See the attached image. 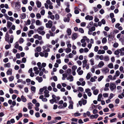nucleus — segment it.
I'll use <instances>...</instances> for the list:
<instances>
[{
	"instance_id": "obj_1",
	"label": "nucleus",
	"mask_w": 124,
	"mask_h": 124,
	"mask_svg": "<svg viewBox=\"0 0 124 124\" xmlns=\"http://www.w3.org/2000/svg\"><path fill=\"white\" fill-rule=\"evenodd\" d=\"M11 4L12 7L18 11L20 10V9L21 8V4L19 1H17L16 2L13 1Z\"/></svg>"
},
{
	"instance_id": "obj_2",
	"label": "nucleus",
	"mask_w": 124,
	"mask_h": 124,
	"mask_svg": "<svg viewBox=\"0 0 124 124\" xmlns=\"http://www.w3.org/2000/svg\"><path fill=\"white\" fill-rule=\"evenodd\" d=\"M44 27L43 26H41L39 27L37 30V31L38 33L42 35H44L45 34V32L43 31Z\"/></svg>"
},
{
	"instance_id": "obj_3",
	"label": "nucleus",
	"mask_w": 124,
	"mask_h": 124,
	"mask_svg": "<svg viewBox=\"0 0 124 124\" xmlns=\"http://www.w3.org/2000/svg\"><path fill=\"white\" fill-rule=\"evenodd\" d=\"M109 88L111 91H113L114 92H115L116 85L114 83H110L109 86Z\"/></svg>"
},
{
	"instance_id": "obj_4",
	"label": "nucleus",
	"mask_w": 124,
	"mask_h": 124,
	"mask_svg": "<svg viewBox=\"0 0 124 124\" xmlns=\"http://www.w3.org/2000/svg\"><path fill=\"white\" fill-rule=\"evenodd\" d=\"M46 27L47 28H50L53 26V22L51 20H49L48 23L46 24Z\"/></svg>"
},
{
	"instance_id": "obj_5",
	"label": "nucleus",
	"mask_w": 124,
	"mask_h": 124,
	"mask_svg": "<svg viewBox=\"0 0 124 124\" xmlns=\"http://www.w3.org/2000/svg\"><path fill=\"white\" fill-rule=\"evenodd\" d=\"M108 40L109 41H111L113 39L114 35L112 33H111L110 34L108 35Z\"/></svg>"
},
{
	"instance_id": "obj_6",
	"label": "nucleus",
	"mask_w": 124,
	"mask_h": 124,
	"mask_svg": "<svg viewBox=\"0 0 124 124\" xmlns=\"http://www.w3.org/2000/svg\"><path fill=\"white\" fill-rule=\"evenodd\" d=\"M85 92L86 93H87V95L89 97H90L92 95V93L90 92L91 90L89 88L86 89L85 90Z\"/></svg>"
},
{
	"instance_id": "obj_7",
	"label": "nucleus",
	"mask_w": 124,
	"mask_h": 124,
	"mask_svg": "<svg viewBox=\"0 0 124 124\" xmlns=\"http://www.w3.org/2000/svg\"><path fill=\"white\" fill-rule=\"evenodd\" d=\"M9 35L8 34V32L6 33L5 36V40L7 42L9 43Z\"/></svg>"
},
{
	"instance_id": "obj_8",
	"label": "nucleus",
	"mask_w": 124,
	"mask_h": 124,
	"mask_svg": "<svg viewBox=\"0 0 124 124\" xmlns=\"http://www.w3.org/2000/svg\"><path fill=\"white\" fill-rule=\"evenodd\" d=\"M49 92L47 90H45L44 92V93L45 94L44 95V96L46 97H49L50 96L49 94Z\"/></svg>"
},
{
	"instance_id": "obj_9",
	"label": "nucleus",
	"mask_w": 124,
	"mask_h": 124,
	"mask_svg": "<svg viewBox=\"0 0 124 124\" xmlns=\"http://www.w3.org/2000/svg\"><path fill=\"white\" fill-rule=\"evenodd\" d=\"M101 71L102 72L106 73L109 72V70L107 67H106L105 68L102 69H101Z\"/></svg>"
},
{
	"instance_id": "obj_10",
	"label": "nucleus",
	"mask_w": 124,
	"mask_h": 124,
	"mask_svg": "<svg viewBox=\"0 0 124 124\" xmlns=\"http://www.w3.org/2000/svg\"><path fill=\"white\" fill-rule=\"evenodd\" d=\"M85 18L86 20H91L93 19V17L92 16L87 15L86 16Z\"/></svg>"
},
{
	"instance_id": "obj_11",
	"label": "nucleus",
	"mask_w": 124,
	"mask_h": 124,
	"mask_svg": "<svg viewBox=\"0 0 124 124\" xmlns=\"http://www.w3.org/2000/svg\"><path fill=\"white\" fill-rule=\"evenodd\" d=\"M66 79L67 80H70L69 81L70 82L72 81L73 80V77L71 75L69 76Z\"/></svg>"
},
{
	"instance_id": "obj_12",
	"label": "nucleus",
	"mask_w": 124,
	"mask_h": 124,
	"mask_svg": "<svg viewBox=\"0 0 124 124\" xmlns=\"http://www.w3.org/2000/svg\"><path fill=\"white\" fill-rule=\"evenodd\" d=\"M77 37V35L76 33H74L72 34L71 36V38L73 40L76 39Z\"/></svg>"
},
{
	"instance_id": "obj_13",
	"label": "nucleus",
	"mask_w": 124,
	"mask_h": 124,
	"mask_svg": "<svg viewBox=\"0 0 124 124\" xmlns=\"http://www.w3.org/2000/svg\"><path fill=\"white\" fill-rule=\"evenodd\" d=\"M12 70L11 69L9 68L7 72V75H12Z\"/></svg>"
},
{
	"instance_id": "obj_14",
	"label": "nucleus",
	"mask_w": 124,
	"mask_h": 124,
	"mask_svg": "<svg viewBox=\"0 0 124 124\" xmlns=\"http://www.w3.org/2000/svg\"><path fill=\"white\" fill-rule=\"evenodd\" d=\"M104 65V62L102 61H101L98 65L99 68L102 67Z\"/></svg>"
},
{
	"instance_id": "obj_15",
	"label": "nucleus",
	"mask_w": 124,
	"mask_h": 124,
	"mask_svg": "<svg viewBox=\"0 0 124 124\" xmlns=\"http://www.w3.org/2000/svg\"><path fill=\"white\" fill-rule=\"evenodd\" d=\"M36 79L39 83L43 81V78L42 77H37L36 78Z\"/></svg>"
},
{
	"instance_id": "obj_16",
	"label": "nucleus",
	"mask_w": 124,
	"mask_h": 124,
	"mask_svg": "<svg viewBox=\"0 0 124 124\" xmlns=\"http://www.w3.org/2000/svg\"><path fill=\"white\" fill-rule=\"evenodd\" d=\"M67 32L68 36L70 35L71 33V29L68 28L67 29Z\"/></svg>"
},
{
	"instance_id": "obj_17",
	"label": "nucleus",
	"mask_w": 124,
	"mask_h": 124,
	"mask_svg": "<svg viewBox=\"0 0 124 124\" xmlns=\"http://www.w3.org/2000/svg\"><path fill=\"white\" fill-rule=\"evenodd\" d=\"M36 25L39 26L42 25V23L39 20H38L36 21Z\"/></svg>"
},
{
	"instance_id": "obj_18",
	"label": "nucleus",
	"mask_w": 124,
	"mask_h": 124,
	"mask_svg": "<svg viewBox=\"0 0 124 124\" xmlns=\"http://www.w3.org/2000/svg\"><path fill=\"white\" fill-rule=\"evenodd\" d=\"M36 4L37 7L38 8H40L41 6V3L40 1L37 0L36 2Z\"/></svg>"
},
{
	"instance_id": "obj_19",
	"label": "nucleus",
	"mask_w": 124,
	"mask_h": 124,
	"mask_svg": "<svg viewBox=\"0 0 124 124\" xmlns=\"http://www.w3.org/2000/svg\"><path fill=\"white\" fill-rule=\"evenodd\" d=\"M98 116L99 115L98 114H96L94 115H92L90 116V117L91 119H93L94 118L96 119L98 117Z\"/></svg>"
},
{
	"instance_id": "obj_20",
	"label": "nucleus",
	"mask_w": 124,
	"mask_h": 124,
	"mask_svg": "<svg viewBox=\"0 0 124 124\" xmlns=\"http://www.w3.org/2000/svg\"><path fill=\"white\" fill-rule=\"evenodd\" d=\"M49 101L50 103L51 104H53L54 102H55L56 103H57L58 102V101H56V100H54V99H52L50 100H49Z\"/></svg>"
},
{
	"instance_id": "obj_21",
	"label": "nucleus",
	"mask_w": 124,
	"mask_h": 124,
	"mask_svg": "<svg viewBox=\"0 0 124 124\" xmlns=\"http://www.w3.org/2000/svg\"><path fill=\"white\" fill-rule=\"evenodd\" d=\"M12 23L9 21H8L7 22V27L8 28L10 27L12 25Z\"/></svg>"
},
{
	"instance_id": "obj_22",
	"label": "nucleus",
	"mask_w": 124,
	"mask_h": 124,
	"mask_svg": "<svg viewBox=\"0 0 124 124\" xmlns=\"http://www.w3.org/2000/svg\"><path fill=\"white\" fill-rule=\"evenodd\" d=\"M105 52V51L103 50H99L98 51L97 54H104Z\"/></svg>"
},
{
	"instance_id": "obj_23",
	"label": "nucleus",
	"mask_w": 124,
	"mask_h": 124,
	"mask_svg": "<svg viewBox=\"0 0 124 124\" xmlns=\"http://www.w3.org/2000/svg\"><path fill=\"white\" fill-rule=\"evenodd\" d=\"M4 66L5 67L10 68L11 66V63L8 62L7 63H5L4 65Z\"/></svg>"
},
{
	"instance_id": "obj_24",
	"label": "nucleus",
	"mask_w": 124,
	"mask_h": 124,
	"mask_svg": "<svg viewBox=\"0 0 124 124\" xmlns=\"http://www.w3.org/2000/svg\"><path fill=\"white\" fill-rule=\"evenodd\" d=\"M28 108L29 109H31L32 108V107L33 106V104L31 102H30L28 104Z\"/></svg>"
},
{
	"instance_id": "obj_25",
	"label": "nucleus",
	"mask_w": 124,
	"mask_h": 124,
	"mask_svg": "<svg viewBox=\"0 0 124 124\" xmlns=\"http://www.w3.org/2000/svg\"><path fill=\"white\" fill-rule=\"evenodd\" d=\"M21 98L22 101L24 102H26L27 101L26 98L23 95L21 96Z\"/></svg>"
},
{
	"instance_id": "obj_26",
	"label": "nucleus",
	"mask_w": 124,
	"mask_h": 124,
	"mask_svg": "<svg viewBox=\"0 0 124 124\" xmlns=\"http://www.w3.org/2000/svg\"><path fill=\"white\" fill-rule=\"evenodd\" d=\"M78 8L77 7H76L74 8V13L75 14H78L79 13V11L78 10Z\"/></svg>"
},
{
	"instance_id": "obj_27",
	"label": "nucleus",
	"mask_w": 124,
	"mask_h": 124,
	"mask_svg": "<svg viewBox=\"0 0 124 124\" xmlns=\"http://www.w3.org/2000/svg\"><path fill=\"white\" fill-rule=\"evenodd\" d=\"M13 39H14L13 36L12 35H11V36H10V39L9 40V43H12L13 42Z\"/></svg>"
},
{
	"instance_id": "obj_28",
	"label": "nucleus",
	"mask_w": 124,
	"mask_h": 124,
	"mask_svg": "<svg viewBox=\"0 0 124 124\" xmlns=\"http://www.w3.org/2000/svg\"><path fill=\"white\" fill-rule=\"evenodd\" d=\"M26 17V15L25 13H23L21 15V19H25Z\"/></svg>"
},
{
	"instance_id": "obj_29",
	"label": "nucleus",
	"mask_w": 124,
	"mask_h": 124,
	"mask_svg": "<svg viewBox=\"0 0 124 124\" xmlns=\"http://www.w3.org/2000/svg\"><path fill=\"white\" fill-rule=\"evenodd\" d=\"M99 92V90L97 89L94 90L93 91V93L94 95H96Z\"/></svg>"
},
{
	"instance_id": "obj_30",
	"label": "nucleus",
	"mask_w": 124,
	"mask_h": 124,
	"mask_svg": "<svg viewBox=\"0 0 124 124\" xmlns=\"http://www.w3.org/2000/svg\"><path fill=\"white\" fill-rule=\"evenodd\" d=\"M107 41V39L105 38H103L102 39V43L103 44H105Z\"/></svg>"
},
{
	"instance_id": "obj_31",
	"label": "nucleus",
	"mask_w": 124,
	"mask_h": 124,
	"mask_svg": "<svg viewBox=\"0 0 124 124\" xmlns=\"http://www.w3.org/2000/svg\"><path fill=\"white\" fill-rule=\"evenodd\" d=\"M93 24V22L92 21L90 22L88 24V25L87 27V28H89Z\"/></svg>"
},
{
	"instance_id": "obj_32",
	"label": "nucleus",
	"mask_w": 124,
	"mask_h": 124,
	"mask_svg": "<svg viewBox=\"0 0 124 124\" xmlns=\"http://www.w3.org/2000/svg\"><path fill=\"white\" fill-rule=\"evenodd\" d=\"M90 74V72H89L87 74L86 77V78L87 80L89 79L91 77Z\"/></svg>"
},
{
	"instance_id": "obj_33",
	"label": "nucleus",
	"mask_w": 124,
	"mask_h": 124,
	"mask_svg": "<svg viewBox=\"0 0 124 124\" xmlns=\"http://www.w3.org/2000/svg\"><path fill=\"white\" fill-rule=\"evenodd\" d=\"M119 40L120 41L123 45H124V38H120Z\"/></svg>"
},
{
	"instance_id": "obj_34",
	"label": "nucleus",
	"mask_w": 124,
	"mask_h": 124,
	"mask_svg": "<svg viewBox=\"0 0 124 124\" xmlns=\"http://www.w3.org/2000/svg\"><path fill=\"white\" fill-rule=\"evenodd\" d=\"M71 51V49L70 48H67L65 49V52L67 53L70 52Z\"/></svg>"
},
{
	"instance_id": "obj_35",
	"label": "nucleus",
	"mask_w": 124,
	"mask_h": 124,
	"mask_svg": "<svg viewBox=\"0 0 124 124\" xmlns=\"http://www.w3.org/2000/svg\"><path fill=\"white\" fill-rule=\"evenodd\" d=\"M71 70L70 69H68L66 70V73L68 75H70L71 74Z\"/></svg>"
},
{
	"instance_id": "obj_36",
	"label": "nucleus",
	"mask_w": 124,
	"mask_h": 124,
	"mask_svg": "<svg viewBox=\"0 0 124 124\" xmlns=\"http://www.w3.org/2000/svg\"><path fill=\"white\" fill-rule=\"evenodd\" d=\"M81 100L82 101L83 104V105H85L87 103V101L86 100H85L83 99H82Z\"/></svg>"
},
{
	"instance_id": "obj_37",
	"label": "nucleus",
	"mask_w": 124,
	"mask_h": 124,
	"mask_svg": "<svg viewBox=\"0 0 124 124\" xmlns=\"http://www.w3.org/2000/svg\"><path fill=\"white\" fill-rule=\"evenodd\" d=\"M78 31L81 33H84V30L83 28H79L78 29Z\"/></svg>"
},
{
	"instance_id": "obj_38",
	"label": "nucleus",
	"mask_w": 124,
	"mask_h": 124,
	"mask_svg": "<svg viewBox=\"0 0 124 124\" xmlns=\"http://www.w3.org/2000/svg\"><path fill=\"white\" fill-rule=\"evenodd\" d=\"M108 67L110 68H113V64L112 63H110L108 64Z\"/></svg>"
},
{
	"instance_id": "obj_39",
	"label": "nucleus",
	"mask_w": 124,
	"mask_h": 124,
	"mask_svg": "<svg viewBox=\"0 0 124 124\" xmlns=\"http://www.w3.org/2000/svg\"><path fill=\"white\" fill-rule=\"evenodd\" d=\"M11 46V45L10 44L9 45H6L5 47V48L7 50L10 48Z\"/></svg>"
},
{
	"instance_id": "obj_40",
	"label": "nucleus",
	"mask_w": 124,
	"mask_h": 124,
	"mask_svg": "<svg viewBox=\"0 0 124 124\" xmlns=\"http://www.w3.org/2000/svg\"><path fill=\"white\" fill-rule=\"evenodd\" d=\"M49 32L50 33V35L51 36H54L55 35V33H54L52 32L51 31L49 30Z\"/></svg>"
},
{
	"instance_id": "obj_41",
	"label": "nucleus",
	"mask_w": 124,
	"mask_h": 124,
	"mask_svg": "<svg viewBox=\"0 0 124 124\" xmlns=\"http://www.w3.org/2000/svg\"><path fill=\"white\" fill-rule=\"evenodd\" d=\"M70 20V18H64L63 19L64 21L65 22H69Z\"/></svg>"
},
{
	"instance_id": "obj_42",
	"label": "nucleus",
	"mask_w": 124,
	"mask_h": 124,
	"mask_svg": "<svg viewBox=\"0 0 124 124\" xmlns=\"http://www.w3.org/2000/svg\"><path fill=\"white\" fill-rule=\"evenodd\" d=\"M19 46L18 42H16L15 43V47L16 49H18Z\"/></svg>"
},
{
	"instance_id": "obj_43",
	"label": "nucleus",
	"mask_w": 124,
	"mask_h": 124,
	"mask_svg": "<svg viewBox=\"0 0 124 124\" xmlns=\"http://www.w3.org/2000/svg\"><path fill=\"white\" fill-rule=\"evenodd\" d=\"M36 16L37 19H39L41 18V16L39 13H38L36 14Z\"/></svg>"
},
{
	"instance_id": "obj_44",
	"label": "nucleus",
	"mask_w": 124,
	"mask_h": 124,
	"mask_svg": "<svg viewBox=\"0 0 124 124\" xmlns=\"http://www.w3.org/2000/svg\"><path fill=\"white\" fill-rule=\"evenodd\" d=\"M104 60L106 61H109V59L108 56H105L104 57Z\"/></svg>"
},
{
	"instance_id": "obj_45",
	"label": "nucleus",
	"mask_w": 124,
	"mask_h": 124,
	"mask_svg": "<svg viewBox=\"0 0 124 124\" xmlns=\"http://www.w3.org/2000/svg\"><path fill=\"white\" fill-rule=\"evenodd\" d=\"M90 62H91V65H92L94 64V59L93 58L91 59L90 60Z\"/></svg>"
},
{
	"instance_id": "obj_46",
	"label": "nucleus",
	"mask_w": 124,
	"mask_h": 124,
	"mask_svg": "<svg viewBox=\"0 0 124 124\" xmlns=\"http://www.w3.org/2000/svg\"><path fill=\"white\" fill-rule=\"evenodd\" d=\"M36 49L38 52H39L41 51V48L40 46H39L37 47Z\"/></svg>"
},
{
	"instance_id": "obj_47",
	"label": "nucleus",
	"mask_w": 124,
	"mask_h": 124,
	"mask_svg": "<svg viewBox=\"0 0 124 124\" xmlns=\"http://www.w3.org/2000/svg\"><path fill=\"white\" fill-rule=\"evenodd\" d=\"M55 19L56 20H58L59 18V16L57 14H56L55 16Z\"/></svg>"
},
{
	"instance_id": "obj_48",
	"label": "nucleus",
	"mask_w": 124,
	"mask_h": 124,
	"mask_svg": "<svg viewBox=\"0 0 124 124\" xmlns=\"http://www.w3.org/2000/svg\"><path fill=\"white\" fill-rule=\"evenodd\" d=\"M31 89V90L33 92H35L36 91V87L34 86H32Z\"/></svg>"
},
{
	"instance_id": "obj_49",
	"label": "nucleus",
	"mask_w": 124,
	"mask_h": 124,
	"mask_svg": "<svg viewBox=\"0 0 124 124\" xmlns=\"http://www.w3.org/2000/svg\"><path fill=\"white\" fill-rule=\"evenodd\" d=\"M78 91H79L81 92H82L84 91L83 88L81 87H78Z\"/></svg>"
},
{
	"instance_id": "obj_50",
	"label": "nucleus",
	"mask_w": 124,
	"mask_h": 124,
	"mask_svg": "<svg viewBox=\"0 0 124 124\" xmlns=\"http://www.w3.org/2000/svg\"><path fill=\"white\" fill-rule=\"evenodd\" d=\"M46 3L49 5H52L53 3L51 2L50 0H47L46 1Z\"/></svg>"
},
{
	"instance_id": "obj_51",
	"label": "nucleus",
	"mask_w": 124,
	"mask_h": 124,
	"mask_svg": "<svg viewBox=\"0 0 124 124\" xmlns=\"http://www.w3.org/2000/svg\"><path fill=\"white\" fill-rule=\"evenodd\" d=\"M24 41V40L23 38H21L19 39V42L20 44H22Z\"/></svg>"
},
{
	"instance_id": "obj_52",
	"label": "nucleus",
	"mask_w": 124,
	"mask_h": 124,
	"mask_svg": "<svg viewBox=\"0 0 124 124\" xmlns=\"http://www.w3.org/2000/svg\"><path fill=\"white\" fill-rule=\"evenodd\" d=\"M74 115L75 116H80L81 115V114L78 113V112H76L74 113Z\"/></svg>"
},
{
	"instance_id": "obj_53",
	"label": "nucleus",
	"mask_w": 124,
	"mask_h": 124,
	"mask_svg": "<svg viewBox=\"0 0 124 124\" xmlns=\"http://www.w3.org/2000/svg\"><path fill=\"white\" fill-rule=\"evenodd\" d=\"M45 10L43 9L41 10L40 12L41 15L43 16L45 14Z\"/></svg>"
},
{
	"instance_id": "obj_54",
	"label": "nucleus",
	"mask_w": 124,
	"mask_h": 124,
	"mask_svg": "<svg viewBox=\"0 0 124 124\" xmlns=\"http://www.w3.org/2000/svg\"><path fill=\"white\" fill-rule=\"evenodd\" d=\"M103 78V76H100L98 78V81L99 82L101 81L102 80V79Z\"/></svg>"
},
{
	"instance_id": "obj_55",
	"label": "nucleus",
	"mask_w": 124,
	"mask_h": 124,
	"mask_svg": "<svg viewBox=\"0 0 124 124\" xmlns=\"http://www.w3.org/2000/svg\"><path fill=\"white\" fill-rule=\"evenodd\" d=\"M89 29L91 31H94L95 30V28L94 26H92L90 28H89Z\"/></svg>"
},
{
	"instance_id": "obj_56",
	"label": "nucleus",
	"mask_w": 124,
	"mask_h": 124,
	"mask_svg": "<svg viewBox=\"0 0 124 124\" xmlns=\"http://www.w3.org/2000/svg\"><path fill=\"white\" fill-rule=\"evenodd\" d=\"M77 67L76 65L73 66L72 67V69L73 70H75L77 69Z\"/></svg>"
},
{
	"instance_id": "obj_57",
	"label": "nucleus",
	"mask_w": 124,
	"mask_h": 124,
	"mask_svg": "<svg viewBox=\"0 0 124 124\" xmlns=\"http://www.w3.org/2000/svg\"><path fill=\"white\" fill-rule=\"evenodd\" d=\"M117 120V119L116 118H114L110 120V122L113 123L115 122Z\"/></svg>"
},
{
	"instance_id": "obj_58",
	"label": "nucleus",
	"mask_w": 124,
	"mask_h": 124,
	"mask_svg": "<svg viewBox=\"0 0 124 124\" xmlns=\"http://www.w3.org/2000/svg\"><path fill=\"white\" fill-rule=\"evenodd\" d=\"M120 73L118 70H117L116 72V75L118 77L120 74Z\"/></svg>"
},
{
	"instance_id": "obj_59",
	"label": "nucleus",
	"mask_w": 124,
	"mask_h": 124,
	"mask_svg": "<svg viewBox=\"0 0 124 124\" xmlns=\"http://www.w3.org/2000/svg\"><path fill=\"white\" fill-rule=\"evenodd\" d=\"M99 47L97 46H95L94 48V51L95 52H97L98 51Z\"/></svg>"
},
{
	"instance_id": "obj_60",
	"label": "nucleus",
	"mask_w": 124,
	"mask_h": 124,
	"mask_svg": "<svg viewBox=\"0 0 124 124\" xmlns=\"http://www.w3.org/2000/svg\"><path fill=\"white\" fill-rule=\"evenodd\" d=\"M22 62L24 63H25L26 61V59L25 57H23L22 58Z\"/></svg>"
},
{
	"instance_id": "obj_61",
	"label": "nucleus",
	"mask_w": 124,
	"mask_h": 124,
	"mask_svg": "<svg viewBox=\"0 0 124 124\" xmlns=\"http://www.w3.org/2000/svg\"><path fill=\"white\" fill-rule=\"evenodd\" d=\"M22 1L23 4H27V3L28 0H23Z\"/></svg>"
},
{
	"instance_id": "obj_62",
	"label": "nucleus",
	"mask_w": 124,
	"mask_h": 124,
	"mask_svg": "<svg viewBox=\"0 0 124 124\" xmlns=\"http://www.w3.org/2000/svg\"><path fill=\"white\" fill-rule=\"evenodd\" d=\"M68 108L70 109H73V104H70Z\"/></svg>"
},
{
	"instance_id": "obj_63",
	"label": "nucleus",
	"mask_w": 124,
	"mask_h": 124,
	"mask_svg": "<svg viewBox=\"0 0 124 124\" xmlns=\"http://www.w3.org/2000/svg\"><path fill=\"white\" fill-rule=\"evenodd\" d=\"M114 96V94L112 93H111L110 94V96L109 97V99H111Z\"/></svg>"
},
{
	"instance_id": "obj_64",
	"label": "nucleus",
	"mask_w": 124,
	"mask_h": 124,
	"mask_svg": "<svg viewBox=\"0 0 124 124\" xmlns=\"http://www.w3.org/2000/svg\"><path fill=\"white\" fill-rule=\"evenodd\" d=\"M118 44L117 43H115L114 44L113 46L115 48L117 47L118 46Z\"/></svg>"
}]
</instances>
